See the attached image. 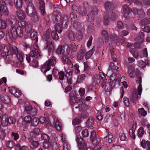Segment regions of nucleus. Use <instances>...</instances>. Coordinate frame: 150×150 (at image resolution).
Instances as JSON below:
<instances>
[{"label": "nucleus", "mask_w": 150, "mask_h": 150, "mask_svg": "<svg viewBox=\"0 0 150 150\" xmlns=\"http://www.w3.org/2000/svg\"><path fill=\"white\" fill-rule=\"evenodd\" d=\"M0 51L1 53V55L3 57L6 56L8 53L10 54L16 55L18 60L22 62L23 61V54L22 52L19 51L17 48L15 46H11L9 43L5 45L4 48L1 46L0 47Z\"/></svg>", "instance_id": "obj_1"}, {"label": "nucleus", "mask_w": 150, "mask_h": 150, "mask_svg": "<svg viewBox=\"0 0 150 150\" xmlns=\"http://www.w3.org/2000/svg\"><path fill=\"white\" fill-rule=\"evenodd\" d=\"M14 4L16 8L20 9L22 6V0H14Z\"/></svg>", "instance_id": "obj_50"}, {"label": "nucleus", "mask_w": 150, "mask_h": 150, "mask_svg": "<svg viewBox=\"0 0 150 150\" xmlns=\"http://www.w3.org/2000/svg\"><path fill=\"white\" fill-rule=\"evenodd\" d=\"M138 112L139 115L143 116H146L147 114V112L143 108L139 109Z\"/></svg>", "instance_id": "obj_57"}, {"label": "nucleus", "mask_w": 150, "mask_h": 150, "mask_svg": "<svg viewBox=\"0 0 150 150\" xmlns=\"http://www.w3.org/2000/svg\"><path fill=\"white\" fill-rule=\"evenodd\" d=\"M122 9L124 18L127 19L130 18L129 16L130 13L132 12L134 15H138L140 18L144 16L145 13L143 10H140L139 11L135 8H134L132 9L131 8L126 4H125L122 6Z\"/></svg>", "instance_id": "obj_3"}, {"label": "nucleus", "mask_w": 150, "mask_h": 150, "mask_svg": "<svg viewBox=\"0 0 150 150\" xmlns=\"http://www.w3.org/2000/svg\"><path fill=\"white\" fill-rule=\"evenodd\" d=\"M40 133V130L39 129L36 128H34L30 132V134L31 137H35L36 136L39 134Z\"/></svg>", "instance_id": "obj_42"}, {"label": "nucleus", "mask_w": 150, "mask_h": 150, "mask_svg": "<svg viewBox=\"0 0 150 150\" xmlns=\"http://www.w3.org/2000/svg\"><path fill=\"white\" fill-rule=\"evenodd\" d=\"M101 35L102 36L105 38L106 40L107 41L108 40L109 37L108 35L106 30H103L101 31Z\"/></svg>", "instance_id": "obj_60"}, {"label": "nucleus", "mask_w": 150, "mask_h": 150, "mask_svg": "<svg viewBox=\"0 0 150 150\" xmlns=\"http://www.w3.org/2000/svg\"><path fill=\"white\" fill-rule=\"evenodd\" d=\"M52 74L54 76H56L59 75V79L60 80L62 81L64 79V74L62 71L59 72L57 70L53 69L52 71Z\"/></svg>", "instance_id": "obj_28"}, {"label": "nucleus", "mask_w": 150, "mask_h": 150, "mask_svg": "<svg viewBox=\"0 0 150 150\" xmlns=\"http://www.w3.org/2000/svg\"><path fill=\"white\" fill-rule=\"evenodd\" d=\"M137 90H135L133 91L132 96L131 98V101L133 102H135L138 98L140 99V96L139 97H138V94L139 96V95L138 93V88L137 89ZM141 96L140 95V96Z\"/></svg>", "instance_id": "obj_34"}, {"label": "nucleus", "mask_w": 150, "mask_h": 150, "mask_svg": "<svg viewBox=\"0 0 150 150\" xmlns=\"http://www.w3.org/2000/svg\"><path fill=\"white\" fill-rule=\"evenodd\" d=\"M27 35V36H26V35H25V37L26 38H29L30 36L31 37V40L33 42H35V43H37L38 41V38L37 37V32L34 30L31 29L30 32L28 34H26Z\"/></svg>", "instance_id": "obj_20"}, {"label": "nucleus", "mask_w": 150, "mask_h": 150, "mask_svg": "<svg viewBox=\"0 0 150 150\" xmlns=\"http://www.w3.org/2000/svg\"><path fill=\"white\" fill-rule=\"evenodd\" d=\"M83 6H79L78 8V13L82 16H85L87 13L86 8L88 7V4L87 2H84Z\"/></svg>", "instance_id": "obj_18"}, {"label": "nucleus", "mask_w": 150, "mask_h": 150, "mask_svg": "<svg viewBox=\"0 0 150 150\" xmlns=\"http://www.w3.org/2000/svg\"><path fill=\"white\" fill-rule=\"evenodd\" d=\"M7 22H8L11 27H17L18 25V21L16 16L13 15H11L10 16L9 18L7 20Z\"/></svg>", "instance_id": "obj_24"}, {"label": "nucleus", "mask_w": 150, "mask_h": 150, "mask_svg": "<svg viewBox=\"0 0 150 150\" xmlns=\"http://www.w3.org/2000/svg\"><path fill=\"white\" fill-rule=\"evenodd\" d=\"M1 100L8 106L10 107L12 105L11 99L8 96L5 94H2L0 96Z\"/></svg>", "instance_id": "obj_22"}, {"label": "nucleus", "mask_w": 150, "mask_h": 150, "mask_svg": "<svg viewBox=\"0 0 150 150\" xmlns=\"http://www.w3.org/2000/svg\"><path fill=\"white\" fill-rule=\"evenodd\" d=\"M100 78L103 81L105 80V76L102 73H100L99 74H96L93 76L92 85L93 86H95L98 84L100 81Z\"/></svg>", "instance_id": "obj_17"}, {"label": "nucleus", "mask_w": 150, "mask_h": 150, "mask_svg": "<svg viewBox=\"0 0 150 150\" xmlns=\"http://www.w3.org/2000/svg\"><path fill=\"white\" fill-rule=\"evenodd\" d=\"M73 21L74 22L72 26L71 27V28H73L74 30H78V32L76 33V39L78 40H80L82 38V35L80 29L81 27V24L76 20Z\"/></svg>", "instance_id": "obj_16"}, {"label": "nucleus", "mask_w": 150, "mask_h": 150, "mask_svg": "<svg viewBox=\"0 0 150 150\" xmlns=\"http://www.w3.org/2000/svg\"><path fill=\"white\" fill-rule=\"evenodd\" d=\"M141 146L144 148H146L147 146L148 149L147 150H150V142L148 141H145L144 140H142L141 143Z\"/></svg>", "instance_id": "obj_48"}, {"label": "nucleus", "mask_w": 150, "mask_h": 150, "mask_svg": "<svg viewBox=\"0 0 150 150\" xmlns=\"http://www.w3.org/2000/svg\"><path fill=\"white\" fill-rule=\"evenodd\" d=\"M93 145H98L100 142V139L99 137H96L91 140Z\"/></svg>", "instance_id": "obj_64"}, {"label": "nucleus", "mask_w": 150, "mask_h": 150, "mask_svg": "<svg viewBox=\"0 0 150 150\" xmlns=\"http://www.w3.org/2000/svg\"><path fill=\"white\" fill-rule=\"evenodd\" d=\"M2 11L3 14L6 16L8 14V11L6 6L5 2L2 1H1L0 4V12L1 13Z\"/></svg>", "instance_id": "obj_25"}, {"label": "nucleus", "mask_w": 150, "mask_h": 150, "mask_svg": "<svg viewBox=\"0 0 150 150\" xmlns=\"http://www.w3.org/2000/svg\"><path fill=\"white\" fill-rule=\"evenodd\" d=\"M94 119L92 117L89 118L87 120L86 122V125L88 127H93V125L94 124Z\"/></svg>", "instance_id": "obj_51"}, {"label": "nucleus", "mask_w": 150, "mask_h": 150, "mask_svg": "<svg viewBox=\"0 0 150 150\" xmlns=\"http://www.w3.org/2000/svg\"><path fill=\"white\" fill-rule=\"evenodd\" d=\"M140 23L142 25H145L148 24H150V18H144L140 21Z\"/></svg>", "instance_id": "obj_56"}, {"label": "nucleus", "mask_w": 150, "mask_h": 150, "mask_svg": "<svg viewBox=\"0 0 150 150\" xmlns=\"http://www.w3.org/2000/svg\"><path fill=\"white\" fill-rule=\"evenodd\" d=\"M60 138L61 142L63 144L68 142L67 135L65 133H62L60 136Z\"/></svg>", "instance_id": "obj_49"}, {"label": "nucleus", "mask_w": 150, "mask_h": 150, "mask_svg": "<svg viewBox=\"0 0 150 150\" xmlns=\"http://www.w3.org/2000/svg\"><path fill=\"white\" fill-rule=\"evenodd\" d=\"M119 137L120 140L121 141H126L127 140V137L123 133H120L119 134Z\"/></svg>", "instance_id": "obj_55"}, {"label": "nucleus", "mask_w": 150, "mask_h": 150, "mask_svg": "<svg viewBox=\"0 0 150 150\" xmlns=\"http://www.w3.org/2000/svg\"><path fill=\"white\" fill-rule=\"evenodd\" d=\"M114 4L113 2L108 1L105 2L104 3V7L106 12H108L112 10V8L114 6Z\"/></svg>", "instance_id": "obj_32"}, {"label": "nucleus", "mask_w": 150, "mask_h": 150, "mask_svg": "<svg viewBox=\"0 0 150 150\" xmlns=\"http://www.w3.org/2000/svg\"><path fill=\"white\" fill-rule=\"evenodd\" d=\"M81 127H77L75 128L74 131L75 132L76 135V140L79 147V150H85L86 148V144L83 139L80 137L79 133L81 131Z\"/></svg>", "instance_id": "obj_6"}, {"label": "nucleus", "mask_w": 150, "mask_h": 150, "mask_svg": "<svg viewBox=\"0 0 150 150\" xmlns=\"http://www.w3.org/2000/svg\"><path fill=\"white\" fill-rule=\"evenodd\" d=\"M61 14L60 12L55 11L53 13L52 16V19L57 23H59L60 21H61Z\"/></svg>", "instance_id": "obj_31"}, {"label": "nucleus", "mask_w": 150, "mask_h": 150, "mask_svg": "<svg viewBox=\"0 0 150 150\" xmlns=\"http://www.w3.org/2000/svg\"><path fill=\"white\" fill-rule=\"evenodd\" d=\"M28 140L31 143V147L33 149H35L38 147V142L33 140L31 137L29 138Z\"/></svg>", "instance_id": "obj_46"}, {"label": "nucleus", "mask_w": 150, "mask_h": 150, "mask_svg": "<svg viewBox=\"0 0 150 150\" xmlns=\"http://www.w3.org/2000/svg\"><path fill=\"white\" fill-rule=\"evenodd\" d=\"M104 140L106 143H111L113 140V136L112 134H108L104 137Z\"/></svg>", "instance_id": "obj_45"}, {"label": "nucleus", "mask_w": 150, "mask_h": 150, "mask_svg": "<svg viewBox=\"0 0 150 150\" xmlns=\"http://www.w3.org/2000/svg\"><path fill=\"white\" fill-rule=\"evenodd\" d=\"M18 26L21 28H25V32L26 34H28L30 32L32 28L33 24L30 21H22L18 22Z\"/></svg>", "instance_id": "obj_12"}, {"label": "nucleus", "mask_w": 150, "mask_h": 150, "mask_svg": "<svg viewBox=\"0 0 150 150\" xmlns=\"http://www.w3.org/2000/svg\"><path fill=\"white\" fill-rule=\"evenodd\" d=\"M85 50L84 49L80 50L79 52H78L77 57V59L79 60H81L83 58L84 56Z\"/></svg>", "instance_id": "obj_44"}, {"label": "nucleus", "mask_w": 150, "mask_h": 150, "mask_svg": "<svg viewBox=\"0 0 150 150\" xmlns=\"http://www.w3.org/2000/svg\"><path fill=\"white\" fill-rule=\"evenodd\" d=\"M70 96L69 102L71 105H73L76 102L77 100L75 91H71L69 94Z\"/></svg>", "instance_id": "obj_30"}, {"label": "nucleus", "mask_w": 150, "mask_h": 150, "mask_svg": "<svg viewBox=\"0 0 150 150\" xmlns=\"http://www.w3.org/2000/svg\"><path fill=\"white\" fill-rule=\"evenodd\" d=\"M117 16L115 13L112 11L106 12L104 14L103 18V22L105 25H108L109 24V20L114 21L116 19Z\"/></svg>", "instance_id": "obj_10"}, {"label": "nucleus", "mask_w": 150, "mask_h": 150, "mask_svg": "<svg viewBox=\"0 0 150 150\" xmlns=\"http://www.w3.org/2000/svg\"><path fill=\"white\" fill-rule=\"evenodd\" d=\"M40 3V11L41 15L44 16L45 13V4L42 0H38Z\"/></svg>", "instance_id": "obj_37"}, {"label": "nucleus", "mask_w": 150, "mask_h": 150, "mask_svg": "<svg viewBox=\"0 0 150 150\" xmlns=\"http://www.w3.org/2000/svg\"><path fill=\"white\" fill-rule=\"evenodd\" d=\"M39 123V118L37 117H34L32 119L31 124L33 126H36L38 125Z\"/></svg>", "instance_id": "obj_53"}, {"label": "nucleus", "mask_w": 150, "mask_h": 150, "mask_svg": "<svg viewBox=\"0 0 150 150\" xmlns=\"http://www.w3.org/2000/svg\"><path fill=\"white\" fill-rule=\"evenodd\" d=\"M86 77L85 75L82 74L78 76L76 82L78 83L82 82L84 80Z\"/></svg>", "instance_id": "obj_58"}, {"label": "nucleus", "mask_w": 150, "mask_h": 150, "mask_svg": "<svg viewBox=\"0 0 150 150\" xmlns=\"http://www.w3.org/2000/svg\"><path fill=\"white\" fill-rule=\"evenodd\" d=\"M62 28H64V26L61 25V23H58L55 25V31L58 32V33H60L62 32Z\"/></svg>", "instance_id": "obj_40"}, {"label": "nucleus", "mask_w": 150, "mask_h": 150, "mask_svg": "<svg viewBox=\"0 0 150 150\" xmlns=\"http://www.w3.org/2000/svg\"><path fill=\"white\" fill-rule=\"evenodd\" d=\"M50 29L47 30L44 33L42 37V40L45 41L47 42L46 46L44 47V48L45 49L48 48V52L49 54L53 52L54 48L53 43L52 42L47 41L50 38Z\"/></svg>", "instance_id": "obj_7"}, {"label": "nucleus", "mask_w": 150, "mask_h": 150, "mask_svg": "<svg viewBox=\"0 0 150 150\" xmlns=\"http://www.w3.org/2000/svg\"><path fill=\"white\" fill-rule=\"evenodd\" d=\"M70 52V47L69 45L64 44L62 46L60 45L56 50L57 54H62V55H68Z\"/></svg>", "instance_id": "obj_14"}, {"label": "nucleus", "mask_w": 150, "mask_h": 150, "mask_svg": "<svg viewBox=\"0 0 150 150\" xmlns=\"http://www.w3.org/2000/svg\"><path fill=\"white\" fill-rule=\"evenodd\" d=\"M142 52V53L140 54V58H142L143 57H147L148 52L146 48H145L143 50Z\"/></svg>", "instance_id": "obj_59"}, {"label": "nucleus", "mask_w": 150, "mask_h": 150, "mask_svg": "<svg viewBox=\"0 0 150 150\" xmlns=\"http://www.w3.org/2000/svg\"><path fill=\"white\" fill-rule=\"evenodd\" d=\"M10 32L12 37L14 39L16 38L18 36L21 37L23 35V30L18 26H17V28L16 27H11Z\"/></svg>", "instance_id": "obj_13"}, {"label": "nucleus", "mask_w": 150, "mask_h": 150, "mask_svg": "<svg viewBox=\"0 0 150 150\" xmlns=\"http://www.w3.org/2000/svg\"><path fill=\"white\" fill-rule=\"evenodd\" d=\"M140 74L139 71L137 69L135 70L134 66L132 65L129 66L128 68L127 74L131 79H133L136 76L137 77V82L139 85L138 86V93L139 95H141L142 90V78L139 76Z\"/></svg>", "instance_id": "obj_2"}, {"label": "nucleus", "mask_w": 150, "mask_h": 150, "mask_svg": "<svg viewBox=\"0 0 150 150\" xmlns=\"http://www.w3.org/2000/svg\"><path fill=\"white\" fill-rule=\"evenodd\" d=\"M129 51L135 58L137 59L138 57L140 58V55L139 54L138 52L135 49L131 48L130 49Z\"/></svg>", "instance_id": "obj_39"}, {"label": "nucleus", "mask_w": 150, "mask_h": 150, "mask_svg": "<svg viewBox=\"0 0 150 150\" xmlns=\"http://www.w3.org/2000/svg\"><path fill=\"white\" fill-rule=\"evenodd\" d=\"M32 119L31 117L30 116L28 115L23 118V120L25 123L28 124L31 122Z\"/></svg>", "instance_id": "obj_54"}, {"label": "nucleus", "mask_w": 150, "mask_h": 150, "mask_svg": "<svg viewBox=\"0 0 150 150\" xmlns=\"http://www.w3.org/2000/svg\"><path fill=\"white\" fill-rule=\"evenodd\" d=\"M56 59L54 57H53L51 59L48 61H46L42 66L41 71L45 74L49 71L50 69L51 66H53L56 64Z\"/></svg>", "instance_id": "obj_11"}, {"label": "nucleus", "mask_w": 150, "mask_h": 150, "mask_svg": "<svg viewBox=\"0 0 150 150\" xmlns=\"http://www.w3.org/2000/svg\"><path fill=\"white\" fill-rule=\"evenodd\" d=\"M62 62L64 64H67L69 65L68 67L72 68L73 67V64L71 63V61L69 58L66 55H62Z\"/></svg>", "instance_id": "obj_26"}, {"label": "nucleus", "mask_w": 150, "mask_h": 150, "mask_svg": "<svg viewBox=\"0 0 150 150\" xmlns=\"http://www.w3.org/2000/svg\"><path fill=\"white\" fill-rule=\"evenodd\" d=\"M51 124L52 125L50 124V125L55 127L57 131H59L62 129V124L59 122V120L58 118H54L52 123V124L51 122Z\"/></svg>", "instance_id": "obj_23"}, {"label": "nucleus", "mask_w": 150, "mask_h": 150, "mask_svg": "<svg viewBox=\"0 0 150 150\" xmlns=\"http://www.w3.org/2000/svg\"><path fill=\"white\" fill-rule=\"evenodd\" d=\"M145 131L142 127H140L138 130L137 134L139 137H141L144 134Z\"/></svg>", "instance_id": "obj_62"}, {"label": "nucleus", "mask_w": 150, "mask_h": 150, "mask_svg": "<svg viewBox=\"0 0 150 150\" xmlns=\"http://www.w3.org/2000/svg\"><path fill=\"white\" fill-rule=\"evenodd\" d=\"M98 11V10L97 7L93 6L91 7V11L88 16L87 21L89 22L92 23L88 25L87 30L88 33H93L94 30L93 25L94 23L92 22L93 21L95 16L97 15Z\"/></svg>", "instance_id": "obj_4"}, {"label": "nucleus", "mask_w": 150, "mask_h": 150, "mask_svg": "<svg viewBox=\"0 0 150 150\" xmlns=\"http://www.w3.org/2000/svg\"><path fill=\"white\" fill-rule=\"evenodd\" d=\"M109 72H108L106 74L107 76H110L109 82L111 84H113V81L116 79L117 74L116 73H113L110 76V74H108Z\"/></svg>", "instance_id": "obj_47"}, {"label": "nucleus", "mask_w": 150, "mask_h": 150, "mask_svg": "<svg viewBox=\"0 0 150 150\" xmlns=\"http://www.w3.org/2000/svg\"><path fill=\"white\" fill-rule=\"evenodd\" d=\"M139 36L135 38V40L137 41V43L140 44L143 42L145 35L144 33L140 32L139 33Z\"/></svg>", "instance_id": "obj_35"}, {"label": "nucleus", "mask_w": 150, "mask_h": 150, "mask_svg": "<svg viewBox=\"0 0 150 150\" xmlns=\"http://www.w3.org/2000/svg\"><path fill=\"white\" fill-rule=\"evenodd\" d=\"M95 50V47L94 46L91 49L87 51L85 54V59H87L89 58L94 53Z\"/></svg>", "instance_id": "obj_41"}, {"label": "nucleus", "mask_w": 150, "mask_h": 150, "mask_svg": "<svg viewBox=\"0 0 150 150\" xmlns=\"http://www.w3.org/2000/svg\"><path fill=\"white\" fill-rule=\"evenodd\" d=\"M34 50H33L30 52L29 54L26 55V59L28 63L30 62L31 58L35 59L40 58V52L38 48L37 43L34 44Z\"/></svg>", "instance_id": "obj_9"}, {"label": "nucleus", "mask_w": 150, "mask_h": 150, "mask_svg": "<svg viewBox=\"0 0 150 150\" xmlns=\"http://www.w3.org/2000/svg\"><path fill=\"white\" fill-rule=\"evenodd\" d=\"M77 103L78 106H76L75 108H78L80 111H81V113L79 116V118H84L88 116V114L86 110V108L87 105L85 104V100L81 98L77 101Z\"/></svg>", "instance_id": "obj_5"}, {"label": "nucleus", "mask_w": 150, "mask_h": 150, "mask_svg": "<svg viewBox=\"0 0 150 150\" xmlns=\"http://www.w3.org/2000/svg\"><path fill=\"white\" fill-rule=\"evenodd\" d=\"M24 111L27 114L32 116H35L37 114V110L36 108H33L29 103L25 102L24 103Z\"/></svg>", "instance_id": "obj_15"}, {"label": "nucleus", "mask_w": 150, "mask_h": 150, "mask_svg": "<svg viewBox=\"0 0 150 150\" xmlns=\"http://www.w3.org/2000/svg\"><path fill=\"white\" fill-rule=\"evenodd\" d=\"M27 14L30 17L31 20L34 23H36L39 21L40 16L36 12L34 6H28L26 9Z\"/></svg>", "instance_id": "obj_8"}, {"label": "nucleus", "mask_w": 150, "mask_h": 150, "mask_svg": "<svg viewBox=\"0 0 150 150\" xmlns=\"http://www.w3.org/2000/svg\"><path fill=\"white\" fill-rule=\"evenodd\" d=\"M16 16L19 20H23L25 18V13L21 10H18L16 12Z\"/></svg>", "instance_id": "obj_38"}, {"label": "nucleus", "mask_w": 150, "mask_h": 150, "mask_svg": "<svg viewBox=\"0 0 150 150\" xmlns=\"http://www.w3.org/2000/svg\"><path fill=\"white\" fill-rule=\"evenodd\" d=\"M69 45L70 47V52H76L77 46H76L74 43L71 42L70 43Z\"/></svg>", "instance_id": "obj_52"}, {"label": "nucleus", "mask_w": 150, "mask_h": 150, "mask_svg": "<svg viewBox=\"0 0 150 150\" xmlns=\"http://www.w3.org/2000/svg\"><path fill=\"white\" fill-rule=\"evenodd\" d=\"M1 125L3 127H6L8 124V118L6 115H3L1 120Z\"/></svg>", "instance_id": "obj_33"}, {"label": "nucleus", "mask_w": 150, "mask_h": 150, "mask_svg": "<svg viewBox=\"0 0 150 150\" xmlns=\"http://www.w3.org/2000/svg\"><path fill=\"white\" fill-rule=\"evenodd\" d=\"M110 38L112 42H113L117 45L119 46L120 45L121 41L123 40L124 38L122 37V38L120 39V38L118 37L115 33H112L110 35Z\"/></svg>", "instance_id": "obj_21"}, {"label": "nucleus", "mask_w": 150, "mask_h": 150, "mask_svg": "<svg viewBox=\"0 0 150 150\" xmlns=\"http://www.w3.org/2000/svg\"><path fill=\"white\" fill-rule=\"evenodd\" d=\"M52 38L54 40H56L59 38V36L57 33V31L54 30L51 32Z\"/></svg>", "instance_id": "obj_63"}, {"label": "nucleus", "mask_w": 150, "mask_h": 150, "mask_svg": "<svg viewBox=\"0 0 150 150\" xmlns=\"http://www.w3.org/2000/svg\"><path fill=\"white\" fill-rule=\"evenodd\" d=\"M69 21V19L68 16L66 15H64L61 16V21H60L59 23L64 25V27H67L68 26Z\"/></svg>", "instance_id": "obj_27"}, {"label": "nucleus", "mask_w": 150, "mask_h": 150, "mask_svg": "<svg viewBox=\"0 0 150 150\" xmlns=\"http://www.w3.org/2000/svg\"><path fill=\"white\" fill-rule=\"evenodd\" d=\"M65 71L66 72L65 75V77L67 78V82L69 84H71L72 83V81L71 80V73L70 72V70H66Z\"/></svg>", "instance_id": "obj_36"}, {"label": "nucleus", "mask_w": 150, "mask_h": 150, "mask_svg": "<svg viewBox=\"0 0 150 150\" xmlns=\"http://www.w3.org/2000/svg\"><path fill=\"white\" fill-rule=\"evenodd\" d=\"M137 65L141 68H144L146 66L145 62L142 60H139L137 62Z\"/></svg>", "instance_id": "obj_61"}, {"label": "nucleus", "mask_w": 150, "mask_h": 150, "mask_svg": "<svg viewBox=\"0 0 150 150\" xmlns=\"http://www.w3.org/2000/svg\"><path fill=\"white\" fill-rule=\"evenodd\" d=\"M113 84H111L110 83H106V80L103 81L101 85V86L102 88L104 87V90L107 94L110 93L112 89V85Z\"/></svg>", "instance_id": "obj_19"}, {"label": "nucleus", "mask_w": 150, "mask_h": 150, "mask_svg": "<svg viewBox=\"0 0 150 150\" xmlns=\"http://www.w3.org/2000/svg\"><path fill=\"white\" fill-rule=\"evenodd\" d=\"M10 93L14 96L19 97L21 95V92L18 89L15 88H12L9 89Z\"/></svg>", "instance_id": "obj_29"}, {"label": "nucleus", "mask_w": 150, "mask_h": 150, "mask_svg": "<svg viewBox=\"0 0 150 150\" xmlns=\"http://www.w3.org/2000/svg\"><path fill=\"white\" fill-rule=\"evenodd\" d=\"M76 34L75 35V33L71 30H69L67 33L68 38L69 40L73 41L74 40L75 36H76Z\"/></svg>", "instance_id": "obj_43"}]
</instances>
